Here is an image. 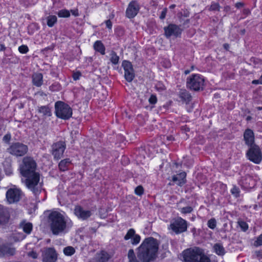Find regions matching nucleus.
Returning a JSON list of instances; mask_svg holds the SVG:
<instances>
[{"label": "nucleus", "instance_id": "obj_23", "mask_svg": "<svg viewBox=\"0 0 262 262\" xmlns=\"http://www.w3.org/2000/svg\"><path fill=\"white\" fill-rule=\"evenodd\" d=\"M9 215L7 211L0 209V225H4L8 223Z\"/></svg>", "mask_w": 262, "mask_h": 262}, {"label": "nucleus", "instance_id": "obj_9", "mask_svg": "<svg viewBox=\"0 0 262 262\" xmlns=\"http://www.w3.org/2000/svg\"><path fill=\"white\" fill-rule=\"evenodd\" d=\"M21 195V191L20 189L15 185H13L6 192L7 201L9 204L17 202L20 200Z\"/></svg>", "mask_w": 262, "mask_h": 262}, {"label": "nucleus", "instance_id": "obj_26", "mask_svg": "<svg viewBox=\"0 0 262 262\" xmlns=\"http://www.w3.org/2000/svg\"><path fill=\"white\" fill-rule=\"evenodd\" d=\"M213 249L214 251L219 255H223L225 253L223 246L220 244H215Z\"/></svg>", "mask_w": 262, "mask_h": 262}, {"label": "nucleus", "instance_id": "obj_35", "mask_svg": "<svg viewBox=\"0 0 262 262\" xmlns=\"http://www.w3.org/2000/svg\"><path fill=\"white\" fill-rule=\"evenodd\" d=\"M238 224L242 229V230L244 231H246L248 228V224L242 220H239L238 221Z\"/></svg>", "mask_w": 262, "mask_h": 262}, {"label": "nucleus", "instance_id": "obj_6", "mask_svg": "<svg viewBox=\"0 0 262 262\" xmlns=\"http://www.w3.org/2000/svg\"><path fill=\"white\" fill-rule=\"evenodd\" d=\"M205 79L200 74H192L187 78V86L193 91L203 90L204 86Z\"/></svg>", "mask_w": 262, "mask_h": 262}, {"label": "nucleus", "instance_id": "obj_45", "mask_svg": "<svg viewBox=\"0 0 262 262\" xmlns=\"http://www.w3.org/2000/svg\"><path fill=\"white\" fill-rule=\"evenodd\" d=\"M28 255L33 259L36 258L37 257V254L34 251L29 252L28 253Z\"/></svg>", "mask_w": 262, "mask_h": 262}, {"label": "nucleus", "instance_id": "obj_28", "mask_svg": "<svg viewBox=\"0 0 262 262\" xmlns=\"http://www.w3.org/2000/svg\"><path fill=\"white\" fill-rule=\"evenodd\" d=\"M21 226L25 232L29 234L32 229V225L30 223L23 222L21 224Z\"/></svg>", "mask_w": 262, "mask_h": 262}, {"label": "nucleus", "instance_id": "obj_59", "mask_svg": "<svg viewBox=\"0 0 262 262\" xmlns=\"http://www.w3.org/2000/svg\"><path fill=\"white\" fill-rule=\"evenodd\" d=\"M188 73H189V72H188V71H185V73H186V74H188Z\"/></svg>", "mask_w": 262, "mask_h": 262}, {"label": "nucleus", "instance_id": "obj_19", "mask_svg": "<svg viewBox=\"0 0 262 262\" xmlns=\"http://www.w3.org/2000/svg\"><path fill=\"white\" fill-rule=\"evenodd\" d=\"M15 249L10 245L0 246V256H5L13 255Z\"/></svg>", "mask_w": 262, "mask_h": 262}, {"label": "nucleus", "instance_id": "obj_38", "mask_svg": "<svg viewBox=\"0 0 262 262\" xmlns=\"http://www.w3.org/2000/svg\"><path fill=\"white\" fill-rule=\"evenodd\" d=\"M18 51L20 53L25 54L29 51L28 47L26 45H21L18 48Z\"/></svg>", "mask_w": 262, "mask_h": 262}, {"label": "nucleus", "instance_id": "obj_22", "mask_svg": "<svg viewBox=\"0 0 262 262\" xmlns=\"http://www.w3.org/2000/svg\"><path fill=\"white\" fill-rule=\"evenodd\" d=\"M42 75L40 73H35L32 76V82L34 85L40 86L42 84Z\"/></svg>", "mask_w": 262, "mask_h": 262}, {"label": "nucleus", "instance_id": "obj_15", "mask_svg": "<svg viewBox=\"0 0 262 262\" xmlns=\"http://www.w3.org/2000/svg\"><path fill=\"white\" fill-rule=\"evenodd\" d=\"M124 239L126 241L130 239L131 243L133 245H136L140 243L141 237L139 235L136 234L134 229H130L125 235Z\"/></svg>", "mask_w": 262, "mask_h": 262}, {"label": "nucleus", "instance_id": "obj_13", "mask_svg": "<svg viewBox=\"0 0 262 262\" xmlns=\"http://www.w3.org/2000/svg\"><path fill=\"white\" fill-rule=\"evenodd\" d=\"M42 257L44 262H55L57 259V254L54 249L49 248L43 251Z\"/></svg>", "mask_w": 262, "mask_h": 262}, {"label": "nucleus", "instance_id": "obj_10", "mask_svg": "<svg viewBox=\"0 0 262 262\" xmlns=\"http://www.w3.org/2000/svg\"><path fill=\"white\" fill-rule=\"evenodd\" d=\"M8 152L16 156H23L28 151L27 145L20 143H15L8 149Z\"/></svg>", "mask_w": 262, "mask_h": 262}, {"label": "nucleus", "instance_id": "obj_54", "mask_svg": "<svg viewBox=\"0 0 262 262\" xmlns=\"http://www.w3.org/2000/svg\"><path fill=\"white\" fill-rule=\"evenodd\" d=\"M242 6H243V4H242V3H237V4H236V6L237 7H238H238H242Z\"/></svg>", "mask_w": 262, "mask_h": 262}, {"label": "nucleus", "instance_id": "obj_33", "mask_svg": "<svg viewBox=\"0 0 262 262\" xmlns=\"http://www.w3.org/2000/svg\"><path fill=\"white\" fill-rule=\"evenodd\" d=\"M75 252V249L71 246L67 247L63 249L64 254L67 256H71L73 255Z\"/></svg>", "mask_w": 262, "mask_h": 262}, {"label": "nucleus", "instance_id": "obj_51", "mask_svg": "<svg viewBox=\"0 0 262 262\" xmlns=\"http://www.w3.org/2000/svg\"><path fill=\"white\" fill-rule=\"evenodd\" d=\"M106 27L109 28V29H111L112 28V23L111 21L110 20H108L106 21Z\"/></svg>", "mask_w": 262, "mask_h": 262}, {"label": "nucleus", "instance_id": "obj_5", "mask_svg": "<svg viewBox=\"0 0 262 262\" xmlns=\"http://www.w3.org/2000/svg\"><path fill=\"white\" fill-rule=\"evenodd\" d=\"M55 114L57 117L62 119H68L72 115L71 108L61 101H57L55 104Z\"/></svg>", "mask_w": 262, "mask_h": 262}, {"label": "nucleus", "instance_id": "obj_31", "mask_svg": "<svg viewBox=\"0 0 262 262\" xmlns=\"http://www.w3.org/2000/svg\"><path fill=\"white\" fill-rule=\"evenodd\" d=\"M110 55L111 62L114 64H117L119 62V57L114 51L111 52Z\"/></svg>", "mask_w": 262, "mask_h": 262}, {"label": "nucleus", "instance_id": "obj_36", "mask_svg": "<svg viewBox=\"0 0 262 262\" xmlns=\"http://www.w3.org/2000/svg\"><path fill=\"white\" fill-rule=\"evenodd\" d=\"M179 210L182 213L187 214L191 213L193 209L190 206H187L180 208Z\"/></svg>", "mask_w": 262, "mask_h": 262}, {"label": "nucleus", "instance_id": "obj_8", "mask_svg": "<svg viewBox=\"0 0 262 262\" xmlns=\"http://www.w3.org/2000/svg\"><path fill=\"white\" fill-rule=\"evenodd\" d=\"M246 155L248 159L255 164H259L262 160V153L257 145L250 146Z\"/></svg>", "mask_w": 262, "mask_h": 262}, {"label": "nucleus", "instance_id": "obj_27", "mask_svg": "<svg viewBox=\"0 0 262 262\" xmlns=\"http://www.w3.org/2000/svg\"><path fill=\"white\" fill-rule=\"evenodd\" d=\"M38 112L42 114L45 116H50L51 112L50 108L47 106H42L38 108Z\"/></svg>", "mask_w": 262, "mask_h": 262}, {"label": "nucleus", "instance_id": "obj_44", "mask_svg": "<svg viewBox=\"0 0 262 262\" xmlns=\"http://www.w3.org/2000/svg\"><path fill=\"white\" fill-rule=\"evenodd\" d=\"M11 138V137L10 134H7L4 136L3 140L5 142L8 143L10 141Z\"/></svg>", "mask_w": 262, "mask_h": 262}, {"label": "nucleus", "instance_id": "obj_39", "mask_svg": "<svg viewBox=\"0 0 262 262\" xmlns=\"http://www.w3.org/2000/svg\"><path fill=\"white\" fill-rule=\"evenodd\" d=\"M136 194L141 196L143 193V188L141 186H137L135 189Z\"/></svg>", "mask_w": 262, "mask_h": 262}, {"label": "nucleus", "instance_id": "obj_55", "mask_svg": "<svg viewBox=\"0 0 262 262\" xmlns=\"http://www.w3.org/2000/svg\"><path fill=\"white\" fill-rule=\"evenodd\" d=\"M175 7H176V5H174V4H173V5H170V7H169V8H170V9H173V8H174Z\"/></svg>", "mask_w": 262, "mask_h": 262}, {"label": "nucleus", "instance_id": "obj_21", "mask_svg": "<svg viewBox=\"0 0 262 262\" xmlns=\"http://www.w3.org/2000/svg\"><path fill=\"white\" fill-rule=\"evenodd\" d=\"M186 174L185 172H180L172 177V181L178 185L181 186L186 182Z\"/></svg>", "mask_w": 262, "mask_h": 262}, {"label": "nucleus", "instance_id": "obj_25", "mask_svg": "<svg viewBox=\"0 0 262 262\" xmlns=\"http://www.w3.org/2000/svg\"><path fill=\"white\" fill-rule=\"evenodd\" d=\"M70 163L71 161L69 159H66L61 160L58 165L60 170L61 171L67 170Z\"/></svg>", "mask_w": 262, "mask_h": 262}, {"label": "nucleus", "instance_id": "obj_47", "mask_svg": "<svg viewBox=\"0 0 262 262\" xmlns=\"http://www.w3.org/2000/svg\"><path fill=\"white\" fill-rule=\"evenodd\" d=\"M166 13H167V9H163L161 12L160 18L161 19H164L166 16Z\"/></svg>", "mask_w": 262, "mask_h": 262}, {"label": "nucleus", "instance_id": "obj_49", "mask_svg": "<svg viewBox=\"0 0 262 262\" xmlns=\"http://www.w3.org/2000/svg\"><path fill=\"white\" fill-rule=\"evenodd\" d=\"M210 9L211 10H218V9H219V5H218V4H212L211 6Z\"/></svg>", "mask_w": 262, "mask_h": 262}, {"label": "nucleus", "instance_id": "obj_11", "mask_svg": "<svg viewBox=\"0 0 262 262\" xmlns=\"http://www.w3.org/2000/svg\"><path fill=\"white\" fill-rule=\"evenodd\" d=\"M122 66L124 70V77L128 82H131L134 77L135 74L132 63L126 60L122 62Z\"/></svg>", "mask_w": 262, "mask_h": 262}, {"label": "nucleus", "instance_id": "obj_34", "mask_svg": "<svg viewBox=\"0 0 262 262\" xmlns=\"http://www.w3.org/2000/svg\"><path fill=\"white\" fill-rule=\"evenodd\" d=\"M57 14L59 17H68L70 16L69 11L66 9H62L59 11Z\"/></svg>", "mask_w": 262, "mask_h": 262}, {"label": "nucleus", "instance_id": "obj_2", "mask_svg": "<svg viewBox=\"0 0 262 262\" xmlns=\"http://www.w3.org/2000/svg\"><path fill=\"white\" fill-rule=\"evenodd\" d=\"M158 250L157 241L152 237L146 238L138 248V258L141 262H149L156 257Z\"/></svg>", "mask_w": 262, "mask_h": 262}, {"label": "nucleus", "instance_id": "obj_50", "mask_svg": "<svg viewBox=\"0 0 262 262\" xmlns=\"http://www.w3.org/2000/svg\"><path fill=\"white\" fill-rule=\"evenodd\" d=\"M253 84H262V81L261 80V78H260L258 80H254L252 81Z\"/></svg>", "mask_w": 262, "mask_h": 262}, {"label": "nucleus", "instance_id": "obj_48", "mask_svg": "<svg viewBox=\"0 0 262 262\" xmlns=\"http://www.w3.org/2000/svg\"><path fill=\"white\" fill-rule=\"evenodd\" d=\"M5 172L8 175H9L12 173V169L11 167V166H9L8 168H5Z\"/></svg>", "mask_w": 262, "mask_h": 262}, {"label": "nucleus", "instance_id": "obj_20", "mask_svg": "<svg viewBox=\"0 0 262 262\" xmlns=\"http://www.w3.org/2000/svg\"><path fill=\"white\" fill-rule=\"evenodd\" d=\"M244 139L247 145L250 146L253 145L254 137V134L252 130L248 129L245 132Z\"/></svg>", "mask_w": 262, "mask_h": 262}, {"label": "nucleus", "instance_id": "obj_52", "mask_svg": "<svg viewBox=\"0 0 262 262\" xmlns=\"http://www.w3.org/2000/svg\"><path fill=\"white\" fill-rule=\"evenodd\" d=\"M71 13L72 14L75 16H77L79 15V13H78V11L77 10H71Z\"/></svg>", "mask_w": 262, "mask_h": 262}, {"label": "nucleus", "instance_id": "obj_7", "mask_svg": "<svg viewBox=\"0 0 262 262\" xmlns=\"http://www.w3.org/2000/svg\"><path fill=\"white\" fill-rule=\"evenodd\" d=\"M168 228L176 234H179L187 230V223L182 217H178L171 221Z\"/></svg>", "mask_w": 262, "mask_h": 262}, {"label": "nucleus", "instance_id": "obj_24", "mask_svg": "<svg viewBox=\"0 0 262 262\" xmlns=\"http://www.w3.org/2000/svg\"><path fill=\"white\" fill-rule=\"evenodd\" d=\"M94 48L96 51L99 52L101 54H105V47L100 41L97 40L94 43Z\"/></svg>", "mask_w": 262, "mask_h": 262}, {"label": "nucleus", "instance_id": "obj_41", "mask_svg": "<svg viewBox=\"0 0 262 262\" xmlns=\"http://www.w3.org/2000/svg\"><path fill=\"white\" fill-rule=\"evenodd\" d=\"M157 99L155 95H152L149 98V102L151 104H155L157 103Z\"/></svg>", "mask_w": 262, "mask_h": 262}, {"label": "nucleus", "instance_id": "obj_29", "mask_svg": "<svg viewBox=\"0 0 262 262\" xmlns=\"http://www.w3.org/2000/svg\"><path fill=\"white\" fill-rule=\"evenodd\" d=\"M47 25L49 27H53L57 22V17L55 15H49L47 18Z\"/></svg>", "mask_w": 262, "mask_h": 262}, {"label": "nucleus", "instance_id": "obj_46", "mask_svg": "<svg viewBox=\"0 0 262 262\" xmlns=\"http://www.w3.org/2000/svg\"><path fill=\"white\" fill-rule=\"evenodd\" d=\"M156 89L160 91H162L165 89V86L163 85L162 83H158L156 86Z\"/></svg>", "mask_w": 262, "mask_h": 262}, {"label": "nucleus", "instance_id": "obj_57", "mask_svg": "<svg viewBox=\"0 0 262 262\" xmlns=\"http://www.w3.org/2000/svg\"><path fill=\"white\" fill-rule=\"evenodd\" d=\"M25 238L24 236L21 235V237H20V239L22 240Z\"/></svg>", "mask_w": 262, "mask_h": 262}, {"label": "nucleus", "instance_id": "obj_53", "mask_svg": "<svg viewBox=\"0 0 262 262\" xmlns=\"http://www.w3.org/2000/svg\"><path fill=\"white\" fill-rule=\"evenodd\" d=\"M224 48H225V49H226V50H228V49H229V45H228V44H224Z\"/></svg>", "mask_w": 262, "mask_h": 262}, {"label": "nucleus", "instance_id": "obj_12", "mask_svg": "<svg viewBox=\"0 0 262 262\" xmlns=\"http://www.w3.org/2000/svg\"><path fill=\"white\" fill-rule=\"evenodd\" d=\"M66 149V144L64 142L60 141L52 145V155L55 159H60Z\"/></svg>", "mask_w": 262, "mask_h": 262}, {"label": "nucleus", "instance_id": "obj_58", "mask_svg": "<svg viewBox=\"0 0 262 262\" xmlns=\"http://www.w3.org/2000/svg\"><path fill=\"white\" fill-rule=\"evenodd\" d=\"M257 109L258 110H262V107H257Z\"/></svg>", "mask_w": 262, "mask_h": 262}, {"label": "nucleus", "instance_id": "obj_56", "mask_svg": "<svg viewBox=\"0 0 262 262\" xmlns=\"http://www.w3.org/2000/svg\"><path fill=\"white\" fill-rule=\"evenodd\" d=\"M5 49V47L3 45H2L0 51L4 50Z\"/></svg>", "mask_w": 262, "mask_h": 262}, {"label": "nucleus", "instance_id": "obj_42", "mask_svg": "<svg viewBox=\"0 0 262 262\" xmlns=\"http://www.w3.org/2000/svg\"><path fill=\"white\" fill-rule=\"evenodd\" d=\"M231 193L236 197L238 196L239 194V189L238 188L234 186L231 190Z\"/></svg>", "mask_w": 262, "mask_h": 262}, {"label": "nucleus", "instance_id": "obj_32", "mask_svg": "<svg viewBox=\"0 0 262 262\" xmlns=\"http://www.w3.org/2000/svg\"><path fill=\"white\" fill-rule=\"evenodd\" d=\"M128 258L129 262H139L136 258L134 250L130 249L128 252Z\"/></svg>", "mask_w": 262, "mask_h": 262}, {"label": "nucleus", "instance_id": "obj_17", "mask_svg": "<svg viewBox=\"0 0 262 262\" xmlns=\"http://www.w3.org/2000/svg\"><path fill=\"white\" fill-rule=\"evenodd\" d=\"M75 215L80 219L85 220L91 215V212L89 210H84L80 206H76L74 210Z\"/></svg>", "mask_w": 262, "mask_h": 262}, {"label": "nucleus", "instance_id": "obj_30", "mask_svg": "<svg viewBox=\"0 0 262 262\" xmlns=\"http://www.w3.org/2000/svg\"><path fill=\"white\" fill-rule=\"evenodd\" d=\"M180 97L186 103H188L190 100L191 96L190 94L185 91L181 92Z\"/></svg>", "mask_w": 262, "mask_h": 262}, {"label": "nucleus", "instance_id": "obj_1", "mask_svg": "<svg viewBox=\"0 0 262 262\" xmlns=\"http://www.w3.org/2000/svg\"><path fill=\"white\" fill-rule=\"evenodd\" d=\"M36 168L35 161L29 157L23 159L19 166L21 174L26 178L25 183L26 187L35 194L41 191L42 186V182L40 181V175L36 171Z\"/></svg>", "mask_w": 262, "mask_h": 262}, {"label": "nucleus", "instance_id": "obj_37", "mask_svg": "<svg viewBox=\"0 0 262 262\" xmlns=\"http://www.w3.org/2000/svg\"><path fill=\"white\" fill-rule=\"evenodd\" d=\"M207 225L209 228L213 229L215 228L216 222L214 219H211L208 221Z\"/></svg>", "mask_w": 262, "mask_h": 262}, {"label": "nucleus", "instance_id": "obj_3", "mask_svg": "<svg viewBox=\"0 0 262 262\" xmlns=\"http://www.w3.org/2000/svg\"><path fill=\"white\" fill-rule=\"evenodd\" d=\"M182 254L184 262H210L204 251L198 247L187 249Z\"/></svg>", "mask_w": 262, "mask_h": 262}, {"label": "nucleus", "instance_id": "obj_40", "mask_svg": "<svg viewBox=\"0 0 262 262\" xmlns=\"http://www.w3.org/2000/svg\"><path fill=\"white\" fill-rule=\"evenodd\" d=\"M254 245L256 247L262 245V234H260L254 242Z\"/></svg>", "mask_w": 262, "mask_h": 262}, {"label": "nucleus", "instance_id": "obj_16", "mask_svg": "<svg viewBox=\"0 0 262 262\" xmlns=\"http://www.w3.org/2000/svg\"><path fill=\"white\" fill-rule=\"evenodd\" d=\"M139 10V5L135 2H132L129 3L126 9V16L128 18H133L137 14Z\"/></svg>", "mask_w": 262, "mask_h": 262}, {"label": "nucleus", "instance_id": "obj_14", "mask_svg": "<svg viewBox=\"0 0 262 262\" xmlns=\"http://www.w3.org/2000/svg\"><path fill=\"white\" fill-rule=\"evenodd\" d=\"M182 30L177 25L171 24L165 28V34L167 37L171 36H178L181 34Z\"/></svg>", "mask_w": 262, "mask_h": 262}, {"label": "nucleus", "instance_id": "obj_43", "mask_svg": "<svg viewBox=\"0 0 262 262\" xmlns=\"http://www.w3.org/2000/svg\"><path fill=\"white\" fill-rule=\"evenodd\" d=\"M81 76V74L79 72H75L73 74V77L75 80H78Z\"/></svg>", "mask_w": 262, "mask_h": 262}, {"label": "nucleus", "instance_id": "obj_18", "mask_svg": "<svg viewBox=\"0 0 262 262\" xmlns=\"http://www.w3.org/2000/svg\"><path fill=\"white\" fill-rule=\"evenodd\" d=\"M255 180L249 176H246L241 181V185L246 189H249L255 185Z\"/></svg>", "mask_w": 262, "mask_h": 262}, {"label": "nucleus", "instance_id": "obj_4", "mask_svg": "<svg viewBox=\"0 0 262 262\" xmlns=\"http://www.w3.org/2000/svg\"><path fill=\"white\" fill-rule=\"evenodd\" d=\"M67 221L62 213L54 211L49 215V223L54 234L62 232L66 227Z\"/></svg>", "mask_w": 262, "mask_h": 262}]
</instances>
